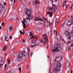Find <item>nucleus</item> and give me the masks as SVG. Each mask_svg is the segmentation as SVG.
<instances>
[{"label": "nucleus", "mask_w": 73, "mask_h": 73, "mask_svg": "<svg viewBox=\"0 0 73 73\" xmlns=\"http://www.w3.org/2000/svg\"><path fill=\"white\" fill-rule=\"evenodd\" d=\"M43 39H41L40 42H42L43 44H46L48 41V36L46 35V34H44L43 35Z\"/></svg>", "instance_id": "39448f33"}, {"label": "nucleus", "mask_w": 73, "mask_h": 73, "mask_svg": "<svg viewBox=\"0 0 73 73\" xmlns=\"http://www.w3.org/2000/svg\"><path fill=\"white\" fill-rule=\"evenodd\" d=\"M11 21H13V18H11Z\"/></svg>", "instance_id": "79ce46f5"}, {"label": "nucleus", "mask_w": 73, "mask_h": 73, "mask_svg": "<svg viewBox=\"0 0 73 73\" xmlns=\"http://www.w3.org/2000/svg\"><path fill=\"white\" fill-rule=\"evenodd\" d=\"M57 0H52V2H56V1H57Z\"/></svg>", "instance_id": "2f4dec72"}, {"label": "nucleus", "mask_w": 73, "mask_h": 73, "mask_svg": "<svg viewBox=\"0 0 73 73\" xmlns=\"http://www.w3.org/2000/svg\"><path fill=\"white\" fill-rule=\"evenodd\" d=\"M0 5H2V4H1V3L0 2Z\"/></svg>", "instance_id": "3c124183"}, {"label": "nucleus", "mask_w": 73, "mask_h": 73, "mask_svg": "<svg viewBox=\"0 0 73 73\" xmlns=\"http://www.w3.org/2000/svg\"><path fill=\"white\" fill-rule=\"evenodd\" d=\"M58 36L59 37H60V36H59V35H58Z\"/></svg>", "instance_id": "052dcab7"}, {"label": "nucleus", "mask_w": 73, "mask_h": 73, "mask_svg": "<svg viewBox=\"0 0 73 73\" xmlns=\"http://www.w3.org/2000/svg\"><path fill=\"white\" fill-rule=\"evenodd\" d=\"M4 23L3 22L1 24V26H4Z\"/></svg>", "instance_id": "72a5a7b5"}, {"label": "nucleus", "mask_w": 73, "mask_h": 73, "mask_svg": "<svg viewBox=\"0 0 73 73\" xmlns=\"http://www.w3.org/2000/svg\"><path fill=\"white\" fill-rule=\"evenodd\" d=\"M40 24H42V23H40Z\"/></svg>", "instance_id": "5fc2aeb1"}, {"label": "nucleus", "mask_w": 73, "mask_h": 73, "mask_svg": "<svg viewBox=\"0 0 73 73\" xmlns=\"http://www.w3.org/2000/svg\"><path fill=\"white\" fill-rule=\"evenodd\" d=\"M45 21H46V22H48V21H47V20L46 19V18H45Z\"/></svg>", "instance_id": "37998d69"}, {"label": "nucleus", "mask_w": 73, "mask_h": 73, "mask_svg": "<svg viewBox=\"0 0 73 73\" xmlns=\"http://www.w3.org/2000/svg\"><path fill=\"white\" fill-rule=\"evenodd\" d=\"M58 62H60V60H58V61H57Z\"/></svg>", "instance_id": "13d9d810"}, {"label": "nucleus", "mask_w": 73, "mask_h": 73, "mask_svg": "<svg viewBox=\"0 0 73 73\" xmlns=\"http://www.w3.org/2000/svg\"><path fill=\"white\" fill-rule=\"evenodd\" d=\"M19 73H21V67H19Z\"/></svg>", "instance_id": "b1692460"}, {"label": "nucleus", "mask_w": 73, "mask_h": 73, "mask_svg": "<svg viewBox=\"0 0 73 73\" xmlns=\"http://www.w3.org/2000/svg\"><path fill=\"white\" fill-rule=\"evenodd\" d=\"M49 73H51V72H50V71Z\"/></svg>", "instance_id": "69168bd1"}, {"label": "nucleus", "mask_w": 73, "mask_h": 73, "mask_svg": "<svg viewBox=\"0 0 73 73\" xmlns=\"http://www.w3.org/2000/svg\"><path fill=\"white\" fill-rule=\"evenodd\" d=\"M7 37L6 36H4L3 37H2V40H6V38H7Z\"/></svg>", "instance_id": "f3484780"}, {"label": "nucleus", "mask_w": 73, "mask_h": 73, "mask_svg": "<svg viewBox=\"0 0 73 73\" xmlns=\"http://www.w3.org/2000/svg\"><path fill=\"white\" fill-rule=\"evenodd\" d=\"M17 23L18 24V23H19V19L18 18H17Z\"/></svg>", "instance_id": "7c9ffc66"}, {"label": "nucleus", "mask_w": 73, "mask_h": 73, "mask_svg": "<svg viewBox=\"0 0 73 73\" xmlns=\"http://www.w3.org/2000/svg\"><path fill=\"white\" fill-rule=\"evenodd\" d=\"M22 52V54H23V56H24L25 57L26 56L27 54L26 53V52L25 51H23Z\"/></svg>", "instance_id": "ddd939ff"}, {"label": "nucleus", "mask_w": 73, "mask_h": 73, "mask_svg": "<svg viewBox=\"0 0 73 73\" xmlns=\"http://www.w3.org/2000/svg\"><path fill=\"white\" fill-rule=\"evenodd\" d=\"M29 36L31 38H33V37H34L33 34H32L31 32L30 33Z\"/></svg>", "instance_id": "4468645a"}, {"label": "nucleus", "mask_w": 73, "mask_h": 73, "mask_svg": "<svg viewBox=\"0 0 73 73\" xmlns=\"http://www.w3.org/2000/svg\"><path fill=\"white\" fill-rule=\"evenodd\" d=\"M38 43H37L36 44H34L33 45H31L30 48H33V47H34V46H36L38 45Z\"/></svg>", "instance_id": "dca6fc26"}, {"label": "nucleus", "mask_w": 73, "mask_h": 73, "mask_svg": "<svg viewBox=\"0 0 73 73\" xmlns=\"http://www.w3.org/2000/svg\"><path fill=\"white\" fill-rule=\"evenodd\" d=\"M66 1H65L63 2V4L62 5L63 6H64V9H66L67 8V7H68V6H67V5H66Z\"/></svg>", "instance_id": "6e6552de"}, {"label": "nucleus", "mask_w": 73, "mask_h": 73, "mask_svg": "<svg viewBox=\"0 0 73 73\" xmlns=\"http://www.w3.org/2000/svg\"><path fill=\"white\" fill-rule=\"evenodd\" d=\"M20 33L21 34H21H22L23 32H22V31H20Z\"/></svg>", "instance_id": "c9c22d12"}, {"label": "nucleus", "mask_w": 73, "mask_h": 73, "mask_svg": "<svg viewBox=\"0 0 73 73\" xmlns=\"http://www.w3.org/2000/svg\"><path fill=\"white\" fill-rule=\"evenodd\" d=\"M73 17V16H71V17Z\"/></svg>", "instance_id": "0e129e2a"}, {"label": "nucleus", "mask_w": 73, "mask_h": 73, "mask_svg": "<svg viewBox=\"0 0 73 73\" xmlns=\"http://www.w3.org/2000/svg\"><path fill=\"white\" fill-rule=\"evenodd\" d=\"M72 7H73V3L72 4V6H70V7L69 8V9H72Z\"/></svg>", "instance_id": "a878e982"}, {"label": "nucleus", "mask_w": 73, "mask_h": 73, "mask_svg": "<svg viewBox=\"0 0 73 73\" xmlns=\"http://www.w3.org/2000/svg\"><path fill=\"white\" fill-rule=\"evenodd\" d=\"M23 42H25V40L24 39V40H23Z\"/></svg>", "instance_id": "49530a36"}, {"label": "nucleus", "mask_w": 73, "mask_h": 73, "mask_svg": "<svg viewBox=\"0 0 73 73\" xmlns=\"http://www.w3.org/2000/svg\"><path fill=\"white\" fill-rule=\"evenodd\" d=\"M28 65H27V69H28Z\"/></svg>", "instance_id": "864d4df0"}, {"label": "nucleus", "mask_w": 73, "mask_h": 73, "mask_svg": "<svg viewBox=\"0 0 73 73\" xmlns=\"http://www.w3.org/2000/svg\"><path fill=\"white\" fill-rule=\"evenodd\" d=\"M7 60H8V63L10 64L11 62V60H10V59L9 58H8L7 59Z\"/></svg>", "instance_id": "393cba45"}, {"label": "nucleus", "mask_w": 73, "mask_h": 73, "mask_svg": "<svg viewBox=\"0 0 73 73\" xmlns=\"http://www.w3.org/2000/svg\"><path fill=\"white\" fill-rule=\"evenodd\" d=\"M58 22V19H56L55 21L56 23H57Z\"/></svg>", "instance_id": "bb28decb"}, {"label": "nucleus", "mask_w": 73, "mask_h": 73, "mask_svg": "<svg viewBox=\"0 0 73 73\" xmlns=\"http://www.w3.org/2000/svg\"><path fill=\"white\" fill-rule=\"evenodd\" d=\"M6 41H8V40H7Z\"/></svg>", "instance_id": "680f3d73"}, {"label": "nucleus", "mask_w": 73, "mask_h": 73, "mask_svg": "<svg viewBox=\"0 0 73 73\" xmlns=\"http://www.w3.org/2000/svg\"><path fill=\"white\" fill-rule=\"evenodd\" d=\"M72 28H73V27H72Z\"/></svg>", "instance_id": "774afa93"}, {"label": "nucleus", "mask_w": 73, "mask_h": 73, "mask_svg": "<svg viewBox=\"0 0 73 73\" xmlns=\"http://www.w3.org/2000/svg\"><path fill=\"white\" fill-rule=\"evenodd\" d=\"M4 9V7L3 5H0V12H1V11H3Z\"/></svg>", "instance_id": "2eb2a0df"}, {"label": "nucleus", "mask_w": 73, "mask_h": 73, "mask_svg": "<svg viewBox=\"0 0 73 73\" xmlns=\"http://www.w3.org/2000/svg\"><path fill=\"white\" fill-rule=\"evenodd\" d=\"M22 57H23V54H22V52H21L19 53V54L18 56L17 60L19 61H21L20 58Z\"/></svg>", "instance_id": "0eeeda50"}, {"label": "nucleus", "mask_w": 73, "mask_h": 73, "mask_svg": "<svg viewBox=\"0 0 73 73\" xmlns=\"http://www.w3.org/2000/svg\"><path fill=\"white\" fill-rule=\"evenodd\" d=\"M73 73V71L71 70V71L70 73Z\"/></svg>", "instance_id": "8fccbe9b"}, {"label": "nucleus", "mask_w": 73, "mask_h": 73, "mask_svg": "<svg viewBox=\"0 0 73 73\" xmlns=\"http://www.w3.org/2000/svg\"><path fill=\"white\" fill-rule=\"evenodd\" d=\"M32 4L33 5H35V4H36V1H33L32 2Z\"/></svg>", "instance_id": "cd10ccee"}, {"label": "nucleus", "mask_w": 73, "mask_h": 73, "mask_svg": "<svg viewBox=\"0 0 73 73\" xmlns=\"http://www.w3.org/2000/svg\"><path fill=\"white\" fill-rule=\"evenodd\" d=\"M20 1H22V0H19Z\"/></svg>", "instance_id": "e2e57ef3"}, {"label": "nucleus", "mask_w": 73, "mask_h": 73, "mask_svg": "<svg viewBox=\"0 0 73 73\" xmlns=\"http://www.w3.org/2000/svg\"><path fill=\"white\" fill-rule=\"evenodd\" d=\"M15 2H16L15 0H14V3H15Z\"/></svg>", "instance_id": "de8ad7c7"}, {"label": "nucleus", "mask_w": 73, "mask_h": 73, "mask_svg": "<svg viewBox=\"0 0 73 73\" xmlns=\"http://www.w3.org/2000/svg\"><path fill=\"white\" fill-rule=\"evenodd\" d=\"M12 29H13V28H12V27L11 26H9L8 28V29H9V30L10 32H11V30H12Z\"/></svg>", "instance_id": "a211bd4d"}, {"label": "nucleus", "mask_w": 73, "mask_h": 73, "mask_svg": "<svg viewBox=\"0 0 73 73\" xmlns=\"http://www.w3.org/2000/svg\"><path fill=\"white\" fill-rule=\"evenodd\" d=\"M64 34L65 36H68L67 38V40L69 44L71 42V37H72V35L71 33L68 31H66L64 32Z\"/></svg>", "instance_id": "20e7f679"}, {"label": "nucleus", "mask_w": 73, "mask_h": 73, "mask_svg": "<svg viewBox=\"0 0 73 73\" xmlns=\"http://www.w3.org/2000/svg\"><path fill=\"white\" fill-rule=\"evenodd\" d=\"M53 66L54 68L53 70V73H57L56 70L58 72L60 71V68L62 66V64L60 63L56 62L53 64Z\"/></svg>", "instance_id": "f03ea898"}, {"label": "nucleus", "mask_w": 73, "mask_h": 73, "mask_svg": "<svg viewBox=\"0 0 73 73\" xmlns=\"http://www.w3.org/2000/svg\"><path fill=\"white\" fill-rule=\"evenodd\" d=\"M25 33V31H23L22 33V35H24V34Z\"/></svg>", "instance_id": "4c0bfd02"}, {"label": "nucleus", "mask_w": 73, "mask_h": 73, "mask_svg": "<svg viewBox=\"0 0 73 73\" xmlns=\"http://www.w3.org/2000/svg\"><path fill=\"white\" fill-rule=\"evenodd\" d=\"M3 62V57H0V66H1L3 65V64L1 63Z\"/></svg>", "instance_id": "9b49d317"}, {"label": "nucleus", "mask_w": 73, "mask_h": 73, "mask_svg": "<svg viewBox=\"0 0 73 73\" xmlns=\"http://www.w3.org/2000/svg\"><path fill=\"white\" fill-rule=\"evenodd\" d=\"M35 20L36 21H43L44 20L43 19H41L40 18H38V17H36L35 19Z\"/></svg>", "instance_id": "9d476101"}, {"label": "nucleus", "mask_w": 73, "mask_h": 73, "mask_svg": "<svg viewBox=\"0 0 73 73\" xmlns=\"http://www.w3.org/2000/svg\"><path fill=\"white\" fill-rule=\"evenodd\" d=\"M7 48V46H5L3 49V51H5Z\"/></svg>", "instance_id": "6ab92c4d"}, {"label": "nucleus", "mask_w": 73, "mask_h": 73, "mask_svg": "<svg viewBox=\"0 0 73 73\" xmlns=\"http://www.w3.org/2000/svg\"><path fill=\"white\" fill-rule=\"evenodd\" d=\"M65 64L66 68H68L69 66V63L68 61H66L65 62Z\"/></svg>", "instance_id": "f8f14e48"}, {"label": "nucleus", "mask_w": 73, "mask_h": 73, "mask_svg": "<svg viewBox=\"0 0 73 73\" xmlns=\"http://www.w3.org/2000/svg\"><path fill=\"white\" fill-rule=\"evenodd\" d=\"M10 1L11 2H12V0H11Z\"/></svg>", "instance_id": "4d7b16f0"}, {"label": "nucleus", "mask_w": 73, "mask_h": 73, "mask_svg": "<svg viewBox=\"0 0 73 73\" xmlns=\"http://www.w3.org/2000/svg\"><path fill=\"white\" fill-rule=\"evenodd\" d=\"M5 55L6 56H7V54H5Z\"/></svg>", "instance_id": "603ef678"}, {"label": "nucleus", "mask_w": 73, "mask_h": 73, "mask_svg": "<svg viewBox=\"0 0 73 73\" xmlns=\"http://www.w3.org/2000/svg\"><path fill=\"white\" fill-rule=\"evenodd\" d=\"M72 23H73V22L71 21H68L67 24V26H70L72 25Z\"/></svg>", "instance_id": "1a4fd4ad"}, {"label": "nucleus", "mask_w": 73, "mask_h": 73, "mask_svg": "<svg viewBox=\"0 0 73 73\" xmlns=\"http://www.w3.org/2000/svg\"><path fill=\"white\" fill-rule=\"evenodd\" d=\"M49 25H52V23L50 22L49 21Z\"/></svg>", "instance_id": "c756f323"}, {"label": "nucleus", "mask_w": 73, "mask_h": 73, "mask_svg": "<svg viewBox=\"0 0 73 73\" xmlns=\"http://www.w3.org/2000/svg\"><path fill=\"white\" fill-rule=\"evenodd\" d=\"M52 7H51L50 9L49 10V12H46L47 15H49V16H50V17H52V16H53L52 14V12H55L56 11V10H55V9L56 8V5H54V4H52Z\"/></svg>", "instance_id": "7ed1b4c3"}, {"label": "nucleus", "mask_w": 73, "mask_h": 73, "mask_svg": "<svg viewBox=\"0 0 73 73\" xmlns=\"http://www.w3.org/2000/svg\"><path fill=\"white\" fill-rule=\"evenodd\" d=\"M44 25L45 27H48V22H46L44 23Z\"/></svg>", "instance_id": "412c9836"}, {"label": "nucleus", "mask_w": 73, "mask_h": 73, "mask_svg": "<svg viewBox=\"0 0 73 73\" xmlns=\"http://www.w3.org/2000/svg\"><path fill=\"white\" fill-rule=\"evenodd\" d=\"M47 9H50V7H47Z\"/></svg>", "instance_id": "58836bf2"}, {"label": "nucleus", "mask_w": 73, "mask_h": 73, "mask_svg": "<svg viewBox=\"0 0 73 73\" xmlns=\"http://www.w3.org/2000/svg\"><path fill=\"white\" fill-rule=\"evenodd\" d=\"M60 46H61V43L60 42L58 43L57 46L54 47L55 48L52 50V52L54 53L55 52H59L60 50L62 51V49L60 47Z\"/></svg>", "instance_id": "423d86ee"}, {"label": "nucleus", "mask_w": 73, "mask_h": 73, "mask_svg": "<svg viewBox=\"0 0 73 73\" xmlns=\"http://www.w3.org/2000/svg\"><path fill=\"white\" fill-rule=\"evenodd\" d=\"M36 40H34V39H33L32 40V43L33 44H35L36 43Z\"/></svg>", "instance_id": "aec40b11"}, {"label": "nucleus", "mask_w": 73, "mask_h": 73, "mask_svg": "<svg viewBox=\"0 0 73 73\" xmlns=\"http://www.w3.org/2000/svg\"><path fill=\"white\" fill-rule=\"evenodd\" d=\"M72 20H73V18L72 19Z\"/></svg>", "instance_id": "338daca9"}, {"label": "nucleus", "mask_w": 73, "mask_h": 73, "mask_svg": "<svg viewBox=\"0 0 73 73\" xmlns=\"http://www.w3.org/2000/svg\"><path fill=\"white\" fill-rule=\"evenodd\" d=\"M1 12H0V15L1 14Z\"/></svg>", "instance_id": "bf43d9fd"}, {"label": "nucleus", "mask_w": 73, "mask_h": 73, "mask_svg": "<svg viewBox=\"0 0 73 73\" xmlns=\"http://www.w3.org/2000/svg\"><path fill=\"white\" fill-rule=\"evenodd\" d=\"M71 46H73V44L71 45Z\"/></svg>", "instance_id": "09e8293b"}, {"label": "nucleus", "mask_w": 73, "mask_h": 73, "mask_svg": "<svg viewBox=\"0 0 73 73\" xmlns=\"http://www.w3.org/2000/svg\"><path fill=\"white\" fill-rule=\"evenodd\" d=\"M7 64H5V69H6V67H7Z\"/></svg>", "instance_id": "f704fd0d"}, {"label": "nucleus", "mask_w": 73, "mask_h": 73, "mask_svg": "<svg viewBox=\"0 0 73 73\" xmlns=\"http://www.w3.org/2000/svg\"><path fill=\"white\" fill-rule=\"evenodd\" d=\"M10 40H12V36H10Z\"/></svg>", "instance_id": "e433bc0d"}, {"label": "nucleus", "mask_w": 73, "mask_h": 73, "mask_svg": "<svg viewBox=\"0 0 73 73\" xmlns=\"http://www.w3.org/2000/svg\"><path fill=\"white\" fill-rule=\"evenodd\" d=\"M25 12L26 15L28 16V17H27L26 19H24L22 23L23 24V27L24 28H26L25 26L27 25H29V23L27 22V19L28 20H31L32 19V17L31 15L32 14V12L29 10L28 9H27L25 10Z\"/></svg>", "instance_id": "f257e3e1"}, {"label": "nucleus", "mask_w": 73, "mask_h": 73, "mask_svg": "<svg viewBox=\"0 0 73 73\" xmlns=\"http://www.w3.org/2000/svg\"><path fill=\"white\" fill-rule=\"evenodd\" d=\"M60 57L59 56H57L55 60H58H58H59Z\"/></svg>", "instance_id": "5701e85b"}, {"label": "nucleus", "mask_w": 73, "mask_h": 73, "mask_svg": "<svg viewBox=\"0 0 73 73\" xmlns=\"http://www.w3.org/2000/svg\"><path fill=\"white\" fill-rule=\"evenodd\" d=\"M27 48L28 51V52L29 51V48L27 47Z\"/></svg>", "instance_id": "ea45409f"}, {"label": "nucleus", "mask_w": 73, "mask_h": 73, "mask_svg": "<svg viewBox=\"0 0 73 73\" xmlns=\"http://www.w3.org/2000/svg\"><path fill=\"white\" fill-rule=\"evenodd\" d=\"M36 4H39L40 3V2L39 1H38L37 0H36L35 1Z\"/></svg>", "instance_id": "4be33fe9"}, {"label": "nucleus", "mask_w": 73, "mask_h": 73, "mask_svg": "<svg viewBox=\"0 0 73 73\" xmlns=\"http://www.w3.org/2000/svg\"><path fill=\"white\" fill-rule=\"evenodd\" d=\"M33 54V53L32 52L31 53V57H32V54Z\"/></svg>", "instance_id": "a19ab883"}, {"label": "nucleus", "mask_w": 73, "mask_h": 73, "mask_svg": "<svg viewBox=\"0 0 73 73\" xmlns=\"http://www.w3.org/2000/svg\"><path fill=\"white\" fill-rule=\"evenodd\" d=\"M54 33L55 34H56V35H57V32L55 30H54Z\"/></svg>", "instance_id": "c85d7f7f"}, {"label": "nucleus", "mask_w": 73, "mask_h": 73, "mask_svg": "<svg viewBox=\"0 0 73 73\" xmlns=\"http://www.w3.org/2000/svg\"><path fill=\"white\" fill-rule=\"evenodd\" d=\"M4 4L5 5V6H6V3H4Z\"/></svg>", "instance_id": "a18cd8bd"}, {"label": "nucleus", "mask_w": 73, "mask_h": 73, "mask_svg": "<svg viewBox=\"0 0 73 73\" xmlns=\"http://www.w3.org/2000/svg\"><path fill=\"white\" fill-rule=\"evenodd\" d=\"M2 29V27L1 26H0V30H1V29Z\"/></svg>", "instance_id": "c03bdc74"}, {"label": "nucleus", "mask_w": 73, "mask_h": 73, "mask_svg": "<svg viewBox=\"0 0 73 73\" xmlns=\"http://www.w3.org/2000/svg\"><path fill=\"white\" fill-rule=\"evenodd\" d=\"M65 22L63 24H62V27H64V25H65Z\"/></svg>", "instance_id": "473e14b6"}, {"label": "nucleus", "mask_w": 73, "mask_h": 73, "mask_svg": "<svg viewBox=\"0 0 73 73\" xmlns=\"http://www.w3.org/2000/svg\"><path fill=\"white\" fill-rule=\"evenodd\" d=\"M69 49H70V48H69V49L68 50V51H69Z\"/></svg>", "instance_id": "6e6d98bb"}]
</instances>
